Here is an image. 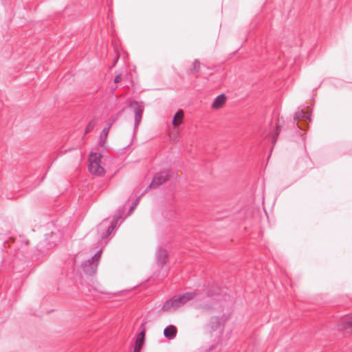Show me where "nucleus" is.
<instances>
[{"label": "nucleus", "instance_id": "f3484780", "mask_svg": "<svg viewBox=\"0 0 352 352\" xmlns=\"http://www.w3.org/2000/svg\"><path fill=\"white\" fill-rule=\"evenodd\" d=\"M294 119L295 120H298L300 119H305L310 121V115H308L307 113L304 112L303 110H298L294 116Z\"/></svg>", "mask_w": 352, "mask_h": 352}, {"label": "nucleus", "instance_id": "aec40b11", "mask_svg": "<svg viewBox=\"0 0 352 352\" xmlns=\"http://www.w3.org/2000/svg\"><path fill=\"white\" fill-rule=\"evenodd\" d=\"M280 129L279 128L278 126H277L276 129H275V131H274V133L273 134V136H272V143L273 144H274L276 142L277 137H278V135L280 133Z\"/></svg>", "mask_w": 352, "mask_h": 352}, {"label": "nucleus", "instance_id": "ddd939ff", "mask_svg": "<svg viewBox=\"0 0 352 352\" xmlns=\"http://www.w3.org/2000/svg\"><path fill=\"white\" fill-rule=\"evenodd\" d=\"M176 335L177 329L173 325L170 324L167 326L164 330V336L168 340L174 339Z\"/></svg>", "mask_w": 352, "mask_h": 352}, {"label": "nucleus", "instance_id": "6e6552de", "mask_svg": "<svg viewBox=\"0 0 352 352\" xmlns=\"http://www.w3.org/2000/svg\"><path fill=\"white\" fill-rule=\"evenodd\" d=\"M168 179V174L166 172H161L156 174L151 183L148 187L145 190V192L150 188L157 187L164 183H165Z\"/></svg>", "mask_w": 352, "mask_h": 352}, {"label": "nucleus", "instance_id": "a211bd4d", "mask_svg": "<svg viewBox=\"0 0 352 352\" xmlns=\"http://www.w3.org/2000/svg\"><path fill=\"white\" fill-rule=\"evenodd\" d=\"M200 62L199 60L195 59L193 62L192 67L190 70L191 74H196L199 71L200 69Z\"/></svg>", "mask_w": 352, "mask_h": 352}, {"label": "nucleus", "instance_id": "0eeeda50", "mask_svg": "<svg viewBox=\"0 0 352 352\" xmlns=\"http://www.w3.org/2000/svg\"><path fill=\"white\" fill-rule=\"evenodd\" d=\"M58 241L59 237L58 234L55 232H51L50 234H46L45 239L37 245V249L41 253H45L46 250L56 245Z\"/></svg>", "mask_w": 352, "mask_h": 352}, {"label": "nucleus", "instance_id": "1a4fd4ad", "mask_svg": "<svg viewBox=\"0 0 352 352\" xmlns=\"http://www.w3.org/2000/svg\"><path fill=\"white\" fill-rule=\"evenodd\" d=\"M338 330L347 333H352V316L342 320L338 324Z\"/></svg>", "mask_w": 352, "mask_h": 352}, {"label": "nucleus", "instance_id": "f8f14e48", "mask_svg": "<svg viewBox=\"0 0 352 352\" xmlns=\"http://www.w3.org/2000/svg\"><path fill=\"white\" fill-rule=\"evenodd\" d=\"M167 252L161 248H159L156 251V261L160 265H162L167 258Z\"/></svg>", "mask_w": 352, "mask_h": 352}, {"label": "nucleus", "instance_id": "423d86ee", "mask_svg": "<svg viewBox=\"0 0 352 352\" xmlns=\"http://www.w3.org/2000/svg\"><path fill=\"white\" fill-rule=\"evenodd\" d=\"M229 318L230 315L225 314L221 317H211L208 324L210 331L211 333L218 331V333L221 335L223 331L225 322L228 320Z\"/></svg>", "mask_w": 352, "mask_h": 352}, {"label": "nucleus", "instance_id": "f03ea898", "mask_svg": "<svg viewBox=\"0 0 352 352\" xmlns=\"http://www.w3.org/2000/svg\"><path fill=\"white\" fill-rule=\"evenodd\" d=\"M121 218L122 217L120 214H116L111 221L108 219H105L101 222L97 227L100 237L104 239L110 236L114 230L115 226Z\"/></svg>", "mask_w": 352, "mask_h": 352}, {"label": "nucleus", "instance_id": "7ed1b4c3", "mask_svg": "<svg viewBox=\"0 0 352 352\" xmlns=\"http://www.w3.org/2000/svg\"><path fill=\"white\" fill-rule=\"evenodd\" d=\"M101 253V250H98L90 258L82 262L81 267L85 274L92 276L96 274Z\"/></svg>", "mask_w": 352, "mask_h": 352}, {"label": "nucleus", "instance_id": "4468645a", "mask_svg": "<svg viewBox=\"0 0 352 352\" xmlns=\"http://www.w3.org/2000/svg\"><path fill=\"white\" fill-rule=\"evenodd\" d=\"M113 122H114V119H109L108 122L107 123V126L105 127H104V129L100 134V144H103L104 143V142L106 141L109 129Z\"/></svg>", "mask_w": 352, "mask_h": 352}, {"label": "nucleus", "instance_id": "412c9836", "mask_svg": "<svg viewBox=\"0 0 352 352\" xmlns=\"http://www.w3.org/2000/svg\"><path fill=\"white\" fill-rule=\"evenodd\" d=\"M139 198H138L135 201H133L130 206L129 213H131L138 206Z\"/></svg>", "mask_w": 352, "mask_h": 352}, {"label": "nucleus", "instance_id": "6ab92c4d", "mask_svg": "<svg viewBox=\"0 0 352 352\" xmlns=\"http://www.w3.org/2000/svg\"><path fill=\"white\" fill-rule=\"evenodd\" d=\"M96 124H97L96 120L93 119L92 120H91L89 122V124H87V126H86L85 134L92 131L94 129V127L96 126Z\"/></svg>", "mask_w": 352, "mask_h": 352}, {"label": "nucleus", "instance_id": "f257e3e1", "mask_svg": "<svg viewBox=\"0 0 352 352\" xmlns=\"http://www.w3.org/2000/svg\"><path fill=\"white\" fill-rule=\"evenodd\" d=\"M197 296V293L195 292H188L181 295H175L164 302L162 309L165 311L176 310L186 302L196 298Z\"/></svg>", "mask_w": 352, "mask_h": 352}, {"label": "nucleus", "instance_id": "9d476101", "mask_svg": "<svg viewBox=\"0 0 352 352\" xmlns=\"http://www.w3.org/2000/svg\"><path fill=\"white\" fill-rule=\"evenodd\" d=\"M135 105L134 108L135 118H134V129H133V136H135V131L138 127L139 124L142 120L143 109L138 105V103L134 104Z\"/></svg>", "mask_w": 352, "mask_h": 352}, {"label": "nucleus", "instance_id": "4be33fe9", "mask_svg": "<svg viewBox=\"0 0 352 352\" xmlns=\"http://www.w3.org/2000/svg\"><path fill=\"white\" fill-rule=\"evenodd\" d=\"M122 75L118 74L114 78V82H116V83L120 82L122 80Z\"/></svg>", "mask_w": 352, "mask_h": 352}, {"label": "nucleus", "instance_id": "dca6fc26", "mask_svg": "<svg viewBox=\"0 0 352 352\" xmlns=\"http://www.w3.org/2000/svg\"><path fill=\"white\" fill-rule=\"evenodd\" d=\"M183 118H184V112L182 110H179L176 112V113L175 114V116L173 118V124L175 126H179L182 120H183Z\"/></svg>", "mask_w": 352, "mask_h": 352}, {"label": "nucleus", "instance_id": "39448f33", "mask_svg": "<svg viewBox=\"0 0 352 352\" xmlns=\"http://www.w3.org/2000/svg\"><path fill=\"white\" fill-rule=\"evenodd\" d=\"M102 155L91 153L89 156L88 168L91 174L102 176L104 174V170L101 166Z\"/></svg>", "mask_w": 352, "mask_h": 352}, {"label": "nucleus", "instance_id": "9b49d317", "mask_svg": "<svg viewBox=\"0 0 352 352\" xmlns=\"http://www.w3.org/2000/svg\"><path fill=\"white\" fill-rule=\"evenodd\" d=\"M144 324H142L141 327L142 328V330L139 333L136 340L135 343V346L133 349V352H140L142 346L143 345L144 342V338H145V332H144Z\"/></svg>", "mask_w": 352, "mask_h": 352}, {"label": "nucleus", "instance_id": "2eb2a0df", "mask_svg": "<svg viewBox=\"0 0 352 352\" xmlns=\"http://www.w3.org/2000/svg\"><path fill=\"white\" fill-rule=\"evenodd\" d=\"M226 102V96L223 94H221L217 96L214 100L212 107L214 109H219Z\"/></svg>", "mask_w": 352, "mask_h": 352}, {"label": "nucleus", "instance_id": "5701e85b", "mask_svg": "<svg viewBox=\"0 0 352 352\" xmlns=\"http://www.w3.org/2000/svg\"><path fill=\"white\" fill-rule=\"evenodd\" d=\"M118 56H118V55H117V56H116V62L118 60Z\"/></svg>", "mask_w": 352, "mask_h": 352}, {"label": "nucleus", "instance_id": "20e7f679", "mask_svg": "<svg viewBox=\"0 0 352 352\" xmlns=\"http://www.w3.org/2000/svg\"><path fill=\"white\" fill-rule=\"evenodd\" d=\"M214 305V298L210 295H199L197 293V296L194 302V306L195 308L206 312H210L213 309Z\"/></svg>", "mask_w": 352, "mask_h": 352}]
</instances>
